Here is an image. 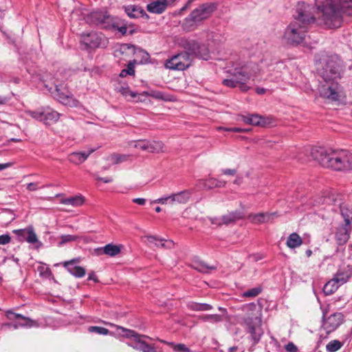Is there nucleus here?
Returning a JSON list of instances; mask_svg holds the SVG:
<instances>
[{"instance_id": "nucleus-49", "label": "nucleus", "mask_w": 352, "mask_h": 352, "mask_svg": "<svg viewBox=\"0 0 352 352\" xmlns=\"http://www.w3.org/2000/svg\"><path fill=\"white\" fill-rule=\"evenodd\" d=\"M204 321H210L212 322H219L222 320V316L217 314H210L202 316Z\"/></svg>"}, {"instance_id": "nucleus-46", "label": "nucleus", "mask_w": 352, "mask_h": 352, "mask_svg": "<svg viewBox=\"0 0 352 352\" xmlns=\"http://www.w3.org/2000/svg\"><path fill=\"white\" fill-rule=\"evenodd\" d=\"M78 239V236L71 234L62 235L60 236V241L58 242V246H62L66 243L75 241Z\"/></svg>"}, {"instance_id": "nucleus-63", "label": "nucleus", "mask_w": 352, "mask_h": 352, "mask_svg": "<svg viewBox=\"0 0 352 352\" xmlns=\"http://www.w3.org/2000/svg\"><path fill=\"white\" fill-rule=\"evenodd\" d=\"M96 179L98 181L103 182L104 183H110L113 180L112 178H111V177L103 178V177H97Z\"/></svg>"}, {"instance_id": "nucleus-16", "label": "nucleus", "mask_w": 352, "mask_h": 352, "mask_svg": "<svg viewBox=\"0 0 352 352\" xmlns=\"http://www.w3.org/2000/svg\"><path fill=\"white\" fill-rule=\"evenodd\" d=\"M344 316L341 313H334L325 318V314H323L322 328L327 333H330L335 331L343 322Z\"/></svg>"}, {"instance_id": "nucleus-44", "label": "nucleus", "mask_w": 352, "mask_h": 352, "mask_svg": "<svg viewBox=\"0 0 352 352\" xmlns=\"http://www.w3.org/2000/svg\"><path fill=\"white\" fill-rule=\"evenodd\" d=\"M134 63L129 62L128 64L127 68L124 69L121 71L120 74V76L123 78L126 77L127 75L133 76L135 74V69H134Z\"/></svg>"}, {"instance_id": "nucleus-53", "label": "nucleus", "mask_w": 352, "mask_h": 352, "mask_svg": "<svg viewBox=\"0 0 352 352\" xmlns=\"http://www.w3.org/2000/svg\"><path fill=\"white\" fill-rule=\"evenodd\" d=\"M219 130H224V131H230V132H236V133H242V132H246L248 131V130H246V129H241V128H238V127H233V128H222V127H219Z\"/></svg>"}, {"instance_id": "nucleus-1", "label": "nucleus", "mask_w": 352, "mask_h": 352, "mask_svg": "<svg viewBox=\"0 0 352 352\" xmlns=\"http://www.w3.org/2000/svg\"><path fill=\"white\" fill-rule=\"evenodd\" d=\"M317 71L324 80L319 87L321 97L332 101L340 98V86L336 80L340 77V60L337 56H329L326 53L316 60Z\"/></svg>"}, {"instance_id": "nucleus-31", "label": "nucleus", "mask_w": 352, "mask_h": 352, "mask_svg": "<svg viewBox=\"0 0 352 352\" xmlns=\"http://www.w3.org/2000/svg\"><path fill=\"white\" fill-rule=\"evenodd\" d=\"M140 98L143 96H150L157 100H168V98L162 92L155 90H150L147 91H143L140 94Z\"/></svg>"}, {"instance_id": "nucleus-21", "label": "nucleus", "mask_w": 352, "mask_h": 352, "mask_svg": "<svg viewBox=\"0 0 352 352\" xmlns=\"http://www.w3.org/2000/svg\"><path fill=\"white\" fill-rule=\"evenodd\" d=\"M175 0H156L148 3L146 6L147 10L151 13L161 14L167 6L174 3Z\"/></svg>"}, {"instance_id": "nucleus-34", "label": "nucleus", "mask_w": 352, "mask_h": 352, "mask_svg": "<svg viewBox=\"0 0 352 352\" xmlns=\"http://www.w3.org/2000/svg\"><path fill=\"white\" fill-rule=\"evenodd\" d=\"M339 287V284L332 278L324 285L323 292L326 295H331L334 293Z\"/></svg>"}, {"instance_id": "nucleus-41", "label": "nucleus", "mask_w": 352, "mask_h": 352, "mask_svg": "<svg viewBox=\"0 0 352 352\" xmlns=\"http://www.w3.org/2000/svg\"><path fill=\"white\" fill-rule=\"evenodd\" d=\"M343 346V343L337 340L330 341L326 345V349L328 352H336Z\"/></svg>"}, {"instance_id": "nucleus-26", "label": "nucleus", "mask_w": 352, "mask_h": 352, "mask_svg": "<svg viewBox=\"0 0 352 352\" xmlns=\"http://www.w3.org/2000/svg\"><path fill=\"white\" fill-rule=\"evenodd\" d=\"M127 15L132 19L139 18L146 15L145 11L139 6H129L125 8Z\"/></svg>"}, {"instance_id": "nucleus-62", "label": "nucleus", "mask_w": 352, "mask_h": 352, "mask_svg": "<svg viewBox=\"0 0 352 352\" xmlns=\"http://www.w3.org/2000/svg\"><path fill=\"white\" fill-rule=\"evenodd\" d=\"M145 237L147 239V240H148V241L149 243H157V241H158V239H158L157 236H146Z\"/></svg>"}, {"instance_id": "nucleus-19", "label": "nucleus", "mask_w": 352, "mask_h": 352, "mask_svg": "<svg viewBox=\"0 0 352 352\" xmlns=\"http://www.w3.org/2000/svg\"><path fill=\"white\" fill-rule=\"evenodd\" d=\"M80 261V258H74L65 261L63 265L72 275L76 278H82L86 274L85 269L80 266L74 265L75 263H79Z\"/></svg>"}, {"instance_id": "nucleus-11", "label": "nucleus", "mask_w": 352, "mask_h": 352, "mask_svg": "<svg viewBox=\"0 0 352 352\" xmlns=\"http://www.w3.org/2000/svg\"><path fill=\"white\" fill-rule=\"evenodd\" d=\"M113 16L109 14L106 11H94L85 17V21L90 25L100 26L102 28H109V24Z\"/></svg>"}, {"instance_id": "nucleus-6", "label": "nucleus", "mask_w": 352, "mask_h": 352, "mask_svg": "<svg viewBox=\"0 0 352 352\" xmlns=\"http://www.w3.org/2000/svg\"><path fill=\"white\" fill-rule=\"evenodd\" d=\"M259 71L256 65L236 68L228 78L223 80V84L229 87H239L241 91H246L251 88L248 85V81L251 78L254 80Z\"/></svg>"}, {"instance_id": "nucleus-37", "label": "nucleus", "mask_w": 352, "mask_h": 352, "mask_svg": "<svg viewBox=\"0 0 352 352\" xmlns=\"http://www.w3.org/2000/svg\"><path fill=\"white\" fill-rule=\"evenodd\" d=\"M193 19L189 15L186 17L182 24L184 30L190 32L193 30L199 24L197 21L192 20Z\"/></svg>"}, {"instance_id": "nucleus-17", "label": "nucleus", "mask_w": 352, "mask_h": 352, "mask_svg": "<svg viewBox=\"0 0 352 352\" xmlns=\"http://www.w3.org/2000/svg\"><path fill=\"white\" fill-rule=\"evenodd\" d=\"M241 120L243 122L254 126H267L273 124L272 118L261 116L258 114L241 116Z\"/></svg>"}, {"instance_id": "nucleus-59", "label": "nucleus", "mask_w": 352, "mask_h": 352, "mask_svg": "<svg viewBox=\"0 0 352 352\" xmlns=\"http://www.w3.org/2000/svg\"><path fill=\"white\" fill-rule=\"evenodd\" d=\"M14 322H7L2 324V328L8 327V328H13L14 329V324H17L16 320H13Z\"/></svg>"}, {"instance_id": "nucleus-45", "label": "nucleus", "mask_w": 352, "mask_h": 352, "mask_svg": "<svg viewBox=\"0 0 352 352\" xmlns=\"http://www.w3.org/2000/svg\"><path fill=\"white\" fill-rule=\"evenodd\" d=\"M129 157L127 155L113 154L111 155L110 160L113 164H119L126 161Z\"/></svg>"}, {"instance_id": "nucleus-36", "label": "nucleus", "mask_w": 352, "mask_h": 352, "mask_svg": "<svg viewBox=\"0 0 352 352\" xmlns=\"http://www.w3.org/2000/svg\"><path fill=\"white\" fill-rule=\"evenodd\" d=\"M84 198L82 196H76L64 199L61 203L65 205H71L73 206H80L84 203Z\"/></svg>"}, {"instance_id": "nucleus-48", "label": "nucleus", "mask_w": 352, "mask_h": 352, "mask_svg": "<svg viewBox=\"0 0 352 352\" xmlns=\"http://www.w3.org/2000/svg\"><path fill=\"white\" fill-rule=\"evenodd\" d=\"M261 292V289L260 287H254L245 292L243 294V296L253 298L257 296Z\"/></svg>"}, {"instance_id": "nucleus-55", "label": "nucleus", "mask_w": 352, "mask_h": 352, "mask_svg": "<svg viewBox=\"0 0 352 352\" xmlns=\"http://www.w3.org/2000/svg\"><path fill=\"white\" fill-rule=\"evenodd\" d=\"M10 236L8 234H3L0 236V245H6L10 243Z\"/></svg>"}, {"instance_id": "nucleus-57", "label": "nucleus", "mask_w": 352, "mask_h": 352, "mask_svg": "<svg viewBox=\"0 0 352 352\" xmlns=\"http://www.w3.org/2000/svg\"><path fill=\"white\" fill-rule=\"evenodd\" d=\"M27 189L29 191H35L38 189L37 183H29L27 185Z\"/></svg>"}, {"instance_id": "nucleus-2", "label": "nucleus", "mask_w": 352, "mask_h": 352, "mask_svg": "<svg viewBox=\"0 0 352 352\" xmlns=\"http://www.w3.org/2000/svg\"><path fill=\"white\" fill-rule=\"evenodd\" d=\"M312 7L304 2H299L296 9V14L293 21L285 28L283 36L282 42L289 45L296 46L302 43L307 36L309 25L314 23L316 19L318 23V13L315 17L311 12Z\"/></svg>"}, {"instance_id": "nucleus-27", "label": "nucleus", "mask_w": 352, "mask_h": 352, "mask_svg": "<svg viewBox=\"0 0 352 352\" xmlns=\"http://www.w3.org/2000/svg\"><path fill=\"white\" fill-rule=\"evenodd\" d=\"M109 25V29H117L122 35H125L127 32V26L124 21L118 17L113 16Z\"/></svg>"}, {"instance_id": "nucleus-56", "label": "nucleus", "mask_w": 352, "mask_h": 352, "mask_svg": "<svg viewBox=\"0 0 352 352\" xmlns=\"http://www.w3.org/2000/svg\"><path fill=\"white\" fill-rule=\"evenodd\" d=\"M210 221H211L212 224L216 225L217 226H220L224 224L222 221V217H219V218H218V217L211 218Z\"/></svg>"}, {"instance_id": "nucleus-20", "label": "nucleus", "mask_w": 352, "mask_h": 352, "mask_svg": "<svg viewBox=\"0 0 352 352\" xmlns=\"http://www.w3.org/2000/svg\"><path fill=\"white\" fill-rule=\"evenodd\" d=\"M13 232L18 235L20 241H26L32 244L38 242L32 226H29L25 229L14 230Z\"/></svg>"}, {"instance_id": "nucleus-35", "label": "nucleus", "mask_w": 352, "mask_h": 352, "mask_svg": "<svg viewBox=\"0 0 352 352\" xmlns=\"http://www.w3.org/2000/svg\"><path fill=\"white\" fill-rule=\"evenodd\" d=\"M102 250L104 254L110 256H116L121 251L120 246L111 243L107 244L103 247Z\"/></svg>"}, {"instance_id": "nucleus-38", "label": "nucleus", "mask_w": 352, "mask_h": 352, "mask_svg": "<svg viewBox=\"0 0 352 352\" xmlns=\"http://www.w3.org/2000/svg\"><path fill=\"white\" fill-rule=\"evenodd\" d=\"M351 274H349L348 272H338L336 273V274L334 276L333 278L340 286L345 283L346 282H347Z\"/></svg>"}, {"instance_id": "nucleus-24", "label": "nucleus", "mask_w": 352, "mask_h": 352, "mask_svg": "<svg viewBox=\"0 0 352 352\" xmlns=\"http://www.w3.org/2000/svg\"><path fill=\"white\" fill-rule=\"evenodd\" d=\"M244 216V211L243 210H238L223 215L222 221L225 225H228L236 222L237 220L243 219Z\"/></svg>"}, {"instance_id": "nucleus-22", "label": "nucleus", "mask_w": 352, "mask_h": 352, "mask_svg": "<svg viewBox=\"0 0 352 352\" xmlns=\"http://www.w3.org/2000/svg\"><path fill=\"white\" fill-rule=\"evenodd\" d=\"M99 147L89 148L87 151L82 152H74L71 153L68 160L70 162L75 164H80L84 162L88 157L95 152Z\"/></svg>"}, {"instance_id": "nucleus-42", "label": "nucleus", "mask_w": 352, "mask_h": 352, "mask_svg": "<svg viewBox=\"0 0 352 352\" xmlns=\"http://www.w3.org/2000/svg\"><path fill=\"white\" fill-rule=\"evenodd\" d=\"M160 342L168 344L175 351H177V352H190L189 348H188L184 344H174L173 342H165L164 340H160Z\"/></svg>"}, {"instance_id": "nucleus-52", "label": "nucleus", "mask_w": 352, "mask_h": 352, "mask_svg": "<svg viewBox=\"0 0 352 352\" xmlns=\"http://www.w3.org/2000/svg\"><path fill=\"white\" fill-rule=\"evenodd\" d=\"M38 271L41 276L47 277L51 274V271L48 267L45 265H41L38 267Z\"/></svg>"}, {"instance_id": "nucleus-43", "label": "nucleus", "mask_w": 352, "mask_h": 352, "mask_svg": "<svg viewBox=\"0 0 352 352\" xmlns=\"http://www.w3.org/2000/svg\"><path fill=\"white\" fill-rule=\"evenodd\" d=\"M129 146L147 151V140H140L138 141H132L129 143Z\"/></svg>"}, {"instance_id": "nucleus-47", "label": "nucleus", "mask_w": 352, "mask_h": 352, "mask_svg": "<svg viewBox=\"0 0 352 352\" xmlns=\"http://www.w3.org/2000/svg\"><path fill=\"white\" fill-rule=\"evenodd\" d=\"M155 245L162 248L170 249L173 247L174 243L172 241H165L162 239H159L157 242L155 243Z\"/></svg>"}, {"instance_id": "nucleus-25", "label": "nucleus", "mask_w": 352, "mask_h": 352, "mask_svg": "<svg viewBox=\"0 0 352 352\" xmlns=\"http://www.w3.org/2000/svg\"><path fill=\"white\" fill-rule=\"evenodd\" d=\"M275 215V213L250 214L248 219L254 223H262L271 221Z\"/></svg>"}, {"instance_id": "nucleus-61", "label": "nucleus", "mask_w": 352, "mask_h": 352, "mask_svg": "<svg viewBox=\"0 0 352 352\" xmlns=\"http://www.w3.org/2000/svg\"><path fill=\"white\" fill-rule=\"evenodd\" d=\"M223 173L224 175H235L236 173V170L235 169H224L222 170Z\"/></svg>"}, {"instance_id": "nucleus-8", "label": "nucleus", "mask_w": 352, "mask_h": 352, "mask_svg": "<svg viewBox=\"0 0 352 352\" xmlns=\"http://www.w3.org/2000/svg\"><path fill=\"white\" fill-rule=\"evenodd\" d=\"M27 113L32 118L45 124L56 122L60 117V113L49 107H42L35 111H28Z\"/></svg>"}, {"instance_id": "nucleus-32", "label": "nucleus", "mask_w": 352, "mask_h": 352, "mask_svg": "<svg viewBox=\"0 0 352 352\" xmlns=\"http://www.w3.org/2000/svg\"><path fill=\"white\" fill-rule=\"evenodd\" d=\"M119 91L126 98L129 96L131 99H134L136 101H143V99L140 98V94L131 91L128 87H121L119 89Z\"/></svg>"}, {"instance_id": "nucleus-4", "label": "nucleus", "mask_w": 352, "mask_h": 352, "mask_svg": "<svg viewBox=\"0 0 352 352\" xmlns=\"http://www.w3.org/2000/svg\"><path fill=\"white\" fill-rule=\"evenodd\" d=\"M309 156L321 166L335 170L352 169V153L346 150L314 146L309 150Z\"/></svg>"}, {"instance_id": "nucleus-18", "label": "nucleus", "mask_w": 352, "mask_h": 352, "mask_svg": "<svg viewBox=\"0 0 352 352\" xmlns=\"http://www.w3.org/2000/svg\"><path fill=\"white\" fill-rule=\"evenodd\" d=\"M213 8L212 5L204 4L195 9L190 16L193 19L192 20L197 21L199 23L210 16Z\"/></svg>"}, {"instance_id": "nucleus-13", "label": "nucleus", "mask_w": 352, "mask_h": 352, "mask_svg": "<svg viewBox=\"0 0 352 352\" xmlns=\"http://www.w3.org/2000/svg\"><path fill=\"white\" fill-rule=\"evenodd\" d=\"M54 96L60 103L65 105L69 107L78 106V102L74 98L66 86L63 84L56 85Z\"/></svg>"}, {"instance_id": "nucleus-40", "label": "nucleus", "mask_w": 352, "mask_h": 352, "mask_svg": "<svg viewBox=\"0 0 352 352\" xmlns=\"http://www.w3.org/2000/svg\"><path fill=\"white\" fill-rule=\"evenodd\" d=\"M200 185H201L206 189H212L216 187H221V184H219L217 180L214 178L202 180Z\"/></svg>"}, {"instance_id": "nucleus-7", "label": "nucleus", "mask_w": 352, "mask_h": 352, "mask_svg": "<svg viewBox=\"0 0 352 352\" xmlns=\"http://www.w3.org/2000/svg\"><path fill=\"white\" fill-rule=\"evenodd\" d=\"M178 44L180 47L186 50L190 55L192 59L194 56L208 60L209 58V50L204 45H199L196 41L181 38Z\"/></svg>"}, {"instance_id": "nucleus-23", "label": "nucleus", "mask_w": 352, "mask_h": 352, "mask_svg": "<svg viewBox=\"0 0 352 352\" xmlns=\"http://www.w3.org/2000/svg\"><path fill=\"white\" fill-rule=\"evenodd\" d=\"M349 226H341L337 229L335 238L338 245H344L350 238Z\"/></svg>"}, {"instance_id": "nucleus-50", "label": "nucleus", "mask_w": 352, "mask_h": 352, "mask_svg": "<svg viewBox=\"0 0 352 352\" xmlns=\"http://www.w3.org/2000/svg\"><path fill=\"white\" fill-rule=\"evenodd\" d=\"M89 331L92 333H96L101 335H107L109 331L104 327L93 326L89 328Z\"/></svg>"}, {"instance_id": "nucleus-9", "label": "nucleus", "mask_w": 352, "mask_h": 352, "mask_svg": "<svg viewBox=\"0 0 352 352\" xmlns=\"http://www.w3.org/2000/svg\"><path fill=\"white\" fill-rule=\"evenodd\" d=\"M81 42L87 48L90 49L105 47L107 44V38L102 34L96 32L83 33L81 36Z\"/></svg>"}, {"instance_id": "nucleus-58", "label": "nucleus", "mask_w": 352, "mask_h": 352, "mask_svg": "<svg viewBox=\"0 0 352 352\" xmlns=\"http://www.w3.org/2000/svg\"><path fill=\"white\" fill-rule=\"evenodd\" d=\"M132 201L138 205L143 206L146 203V199L144 198H135L132 200Z\"/></svg>"}, {"instance_id": "nucleus-39", "label": "nucleus", "mask_w": 352, "mask_h": 352, "mask_svg": "<svg viewBox=\"0 0 352 352\" xmlns=\"http://www.w3.org/2000/svg\"><path fill=\"white\" fill-rule=\"evenodd\" d=\"M133 52V47L128 44H122L114 51V56L120 57L121 55Z\"/></svg>"}, {"instance_id": "nucleus-15", "label": "nucleus", "mask_w": 352, "mask_h": 352, "mask_svg": "<svg viewBox=\"0 0 352 352\" xmlns=\"http://www.w3.org/2000/svg\"><path fill=\"white\" fill-rule=\"evenodd\" d=\"M5 314L8 320H16L17 324H14V329H17L19 327L31 328L33 327H38V324L36 320L25 317L21 314L14 313L12 310L6 311Z\"/></svg>"}, {"instance_id": "nucleus-54", "label": "nucleus", "mask_w": 352, "mask_h": 352, "mask_svg": "<svg viewBox=\"0 0 352 352\" xmlns=\"http://www.w3.org/2000/svg\"><path fill=\"white\" fill-rule=\"evenodd\" d=\"M285 350L287 352H298V348L293 342L288 343L285 346Z\"/></svg>"}, {"instance_id": "nucleus-12", "label": "nucleus", "mask_w": 352, "mask_h": 352, "mask_svg": "<svg viewBox=\"0 0 352 352\" xmlns=\"http://www.w3.org/2000/svg\"><path fill=\"white\" fill-rule=\"evenodd\" d=\"M191 196V192L189 190H183L177 193H173L168 196L158 198L153 201L154 204H186Z\"/></svg>"}, {"instance_id": "nucleus-33", "label": "nucleus", "mask_w": 352, "mask_h": 352, "mask_svg": "<svg viewBox=\"0 0 352 352\" xmlns=\"http://www.w3.org/2000/svg\"><path fill=\"white\" fill-rule=\"evenodd\" d=\"M340 212L344 220L345 226H349L352 223V210L346 206H341Z\"/></svg>"}, {"instance_id": "nucleus-30", "label": "nucleus", "mask_w": 352, "mask_h": 352, "mask_svg": "<svg viewBox=\"0 0 352 352\" xmlns=\"http://www.w3.org/2000/svg\"><path fill=\"white\" fill-rule=\"evenodd\" d=\"M147 151L151 153H160L164 151V145L160 141H148L147 140Z\"/></svg>"}, {"instance_id": "nucleus-60", "label": "nucleus", "mask_w": 352, "mask_h": 352, "mask_svg": "<svg viewBox=\"0 0 352 352\" xmlns=\"http://www.w3.org/2000/svg\"><path fill=\"white\" fill-rule=\"evenodd\" d=\"M88 280H93L95 283H98V282L97 276H96V274L94 272H91V273L89 274Z\"/></svg>"}, {"instance_id": "nucleus-64", "label": "nucleus", "mask_w": 352, "mask_h": 352, "mask_svg": "<svg viewBox=\"0 0 352 352\" xmlns=\"http://www.w3.org/2000/svg\"><path fill=\"white\" fill-rule=\"evenodd\" d=\"M12 165V163L11 162L0 164V171L10 167Z\"/></svg>"}, {"instance_id": "nucleus-28", "label": "nucleus", "mask_w": 352, "mask_h": 352, "mask_svg": "<svg viewBox=\"0 0 352 352\" xmlns=\"http://www.w3.org/2000/svg\"><path fill=\"white\" fill-rule=\"evenodd\" d=\"M302 243V238L296 232L289 235L287 239L286 245L290 249H295L300 247Z\"/></svg>"}, {"instance_id": "nucleus-10", "label": "nucleus", "mask_w": 352, "mask_h": 352, "mask_svg": "<svg viewBox=\"0 0 352 352\" xmlns=\"http://www.w3.org/2000/svg\"><path fill=\"white\" fill-rule=\"evenodd\" d=\"M192 62L190 54L185 50V52L173 56L167 60L165 67L170 69L184 70L188 68Z\"/></svg>"}, {"instance_id": "nucleus-5", "label": "nucleus", "mask_w": 352, "mask_h": 352, "mask_svg": "<svg viewBox=\"0 0 352 352\" xmlns=\"http://www.w3.org/2000/svg\"><path fill=\"white\" fill-rule=\"evenodd\" d=\"M242 309L245 312L243 317L245 331L250 334L254 344H256L263 334L261 310L254 303L245 305Z\"/></svg>"}, {"instance_id": "nucleus-3", "label": "nucleus", "mask_w": 352, "mask_h": 352, "mask_svg": "<svg viewBox=\"0 0 352 352\" xmlns=\"http://www.w3.org/2000/svg\"><path fill=\"white\" fill-rule=\"evenodd\" d=\"M318 20L327 28H338L344 16H352V0H315Z\"/></svg>"}, {"instance_id": "nucleus-51", "label": "nucleus", "mask_w": 352, "mask_h": 352, "mask_svg": "<svg viewBox=\"0 0 352 352\" xmlns=\"http://www.w3.org/2000/svg\"><path fill=\"white\" fill-rule=\"evenodd\" d=\"M214 269L215 267L214 266H208L205 263H200L197 267V270L203 273H208L210 270H213Z\"/></svg>"}, {"instance_id": "nucleus-14", "label": "nucleus", "mask_w": 352, "mask_h": 352, "mask_svg": "<svg viewBox=\"0 0 352 352\" xmlns=\"http://www.w3.org/2000/svg\"><path fill=\"white\" fill-rule=\"evenodd\" d=\"M120 329L125 332V337L133 338L135 341H136L135 345L132 346L133 349L142 352H155L154 347L141 340V338L144 337V336H141L133 330L127 329L124 327H120Z\"/></svg>"}, {"instance_id": "nucleus-29", "label": "nucleus", "mask_w": 352, "mask_h": 352, "mask_svg": "<svg viewBox=\"0 0 352 352\" xmlns=\"http://www.w3.org/2000/svg\"><path fill=\"white\" fill-rule=\"evenodd\" d=\"M187 307L189 309L195 311H204L210 310L212 309V306L209 304L199 303L196 302H189L187 304Z\"/></svg>"}]
</instances>
